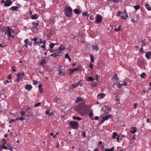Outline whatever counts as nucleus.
Listing matches in <instances>:
<instances>
[{"instance_id": "nucleus-1", "label": "nucleus", "mask_w": 151, "mask_h": 151, "mask_svg": "<svg viewBox=\"0 0 151 151\" xmlns=\"http://www.w3.org/2000/svg\"><path fill=\"white\" fill-rule=\"evenodd\" d=\"M72 9L70 6L67 5L64 9V12L65 15L68 17H70L72 14Z\"/></svg>"}, {"instance_id": "nucleus-2", "label": "nucleus", "mask_w": 151, "mask_h": 151, "mask_svg": "<svg viewBox=\"0 0 151 151\" xmlns=\"http://www.w3.org/2000/svg\"><path fill=\"white\" fill-rule=\"evenodd\" d=\"M77 110L81 115H83L85 112L84 107L83 105V103L79 105L77 108Z\"/></svg>"}, {"instance_id": "nucleus-3", "label": "nucleus", "mask_w": 151, "mask_h": 151, "mask_svg": "<svg viewBox=\"0 0 151 151\" xmlns=\"http://www.w3.org/2000/svg\"><path fill=\"white\" fill-rule=\"evenodd\" d=\"M2 32H4L5 34L8 35L10 33L14 32V31L13 29L10 28L9 27L7 26L4 29Z\"/></svg>"}, {"instance_id": "nucleus-4", "label": "nucleus", "mask_w": 151, "mask_h": 151, "mask_svg": "<svg viewBox=\"0 0 151 151\" xmlns=\"http://www.w3.org/2000/svg\"><path fill=\"white\" fill-rule=\"evenodd\" d=\"M119 12L120 13L119 14V16L121 19L125 20L127 19L128 16L127 13L126 12V11H125L122 12Z\"/></svg>"}, {"instance_id": "nucleus-5", "label": "nucleus", "mask_w": 151, "mask_h": 151, "mask_svg": "<svg viewBox=\"0 0 151 151\" xmlns=\"http://www.w3.org/2000/svg\"><path fill=\"white\" fill-rule=\"evenodd\" d=\"M69 125L73 129H76L79 126L78 123L76 121L70 122H69Z\"/></svg>"}, {"instance_id": "nucleus-6", "label": "nucleus", "mask_w": 151, "mask_h": 151, "mask_svg": "<svg viewBox=\"0 0 151 151\" xmlns=\"http://www.w3.org/2000/svg\"><path fill=\"white\" fill-rule=\"evenodd\" d=\"M12 3V1L11 0H6L4 4L5 6H11Z\"/></svg>"}, {"instance_id": "nucleus-7", "label": "nucleus", "mask_w": 151, "mask_h": 151, "mask_svg": "<svg viewBox=\"0 0 151 151\" xmlns=\"http://www.w3.org/2000/svg\"><path fill=\"white\" fill-rule=\"evenodd\" d=\"M32 24L33 27L31 28V30H33L34 29H35L36 30L37 29V26L39 25V22L35 23V22H32Z\"/></svg>"}, {"instance_id": "nucleus-8", "label": "nucleus", "mask_w": 151, "mask_h": 151, "mask_svg": "<svg viewBox=\"0 0 151 151\" xmlns=\"http://www.w3.org/2000/svg\"><path fill=\"white\" fill-rule=\"evenodd\" d=\"M78 86V83L73 84H72L70 87V92L72 91V90L75 88L77 87Z\"/></svg>"}, {"instance_id": "nucleus-9", "label": "nucleus", "mask_w": 151, "mask_h": 151, "mask_svg": "<svg viewBox=\"0 0 151 151\" xmlns=\"http://www.w3.org/2000/svg\"><path fill=\"white\" fill-rule=\"evenodd\" d=\"M102 20V17L101 15H98L96 18V23H98Z\"/></svg>"}, {"instance_id": "nucleus-10", "label": "nucleus", "mask_w": 151, "mask_h": 151, "mask_svg": "<svg viewBox=\"0 0 151 151\" xmlns=\"http://www.w3.org/2000/svg\"><path fill=\"white\" fill-rule=\"evenodd\" d=\"M61 51L59 50H56L54 52L55 56H54V58H56L57 57L60 56L61 54Z\"/></svg>"}, {"instance_id": "nucleus-11", "label": "nucleus", "mask_w": 151, "mask_h": 151, "mask_svg": "<svg viewBox=\"0 0 151 151\" xmlns=\"http://www.w3.org/2000/svg\"><path fill=\"white\" fill-rule=\"evenodd\" d=\"M92 47V50L93 51H95L96 52H97L99 50V48L98 46L96 44L93 45Z\"/></svg>"}, {"instance_id": "nucleus-12", "label": "nucleus", "mask_w": 151, "mask_h": 151, "mask_svg": "<svg viewBox=\"0 0 151 151\" xmlns=\"http://www.w3.org/2000/svg\"><path fill=\"white\" fill-rule=\"evenodd\" d=\"M111 116V115H108L105 116V117H103V120L102 121V122H104L105 120H107L109 119Z\"/></svg>"}, {"instance_id": "nucleus-13", "label": "nucleus", "mask_w": 151, "mask_h": 151, "mask_svg": "<svg viewBox=\"0 0 151 151\" xmlns=\"http://www.w3.org/2000/svg\"><path fill=\"white\" fill-rule=\"evenodd\" d=\"M151 55V52L149 51L146 52L145 56L147 59L149 60L151 59L150 56Z\"/></svg>"}, {"instance_id": "nucleus-14", "label": "nucleus", "mask_w": 151, "mask_h": 151, "mask_svg": "<svg viewBox=\"0 0 151 151\" xmlns=\"http://www.w3.org/2000/svg\"><path fill=\"white\" fill-rule=\"evenodd\" d=\"M83 107H84V109L85 111H87L90 109V107L88 105H86L84 103H83Z\"/></svg>"}, {"instance_id": "nucleus-15", "label": "nucleus", "mask_w": 151, "mask_h": 151, "mask_svg": "<svg viewBox=\"0 0 151 151\" xmlns=\"http://www.w3.org/2000/svg\"><path fill=\"white\" fill-rule=\"evenodd\" d=\"M39 17V16L37 14H35L34 15H32L31 16V18L33 19H37Z\"/></svg>"}, {"instance_id": "nucleus-16", "label": "nucleus", "mask_w": 151, "mask_h": 151, "mask_svg": "<svg viewBox=\"0 0 151 151\" xmlns=\"http://www.w3.org/2000/svg\"><path fill=\"white\" fill-rule=\"evenodd\" d=\"M65 74V73L63 71V70L60 69L59 70L58 74L61 76H63Z\"/></svg>"}, {"instance_id": "nucleus-17", "label": "nucleus", "mask_w": 151, "mask_h": 151, "mask_svg": "<svg viewBox=\"0 0 151 151\" xmlns=\"http://www.w3.org/2000/svg\"><path fill=\"white\" fill-rule=\"evenodd\" d=\"M83 99L81 97H78L77 98V99L75 101V102L78 103L79 102L82 101H83Z\"/></svg>"}, {"instance_id": "nucleus-18", "label": "nucleus", "mask_w": 151, "mask_h": 151, "mask_svg": "<svg viewBox=\"0 0 151 151\" xmlns=\"http://www.w3.org/2000/svg\"><path fill=\"white\" fill-rule=\"evenodd\" d=\"M132 129L131 130L130 132L132 133H135L137 131V129L135 127H132Z\"/></svg>"}, {"instance_id": "nucleus-19", "label": "nucleus", "mask_w": 151, "mask_h": 151, "mask_svg": "<svg viewBox=\"0 0 151 151\" xmlns=\"http://www.w3.org/2000/svg\"><path fill=\"white\" fill-rule=\"evenodd\" d=\"M105 96V94L104 93L99 94L97 95V97L99 98H103Z\"/></svg>"}, {"instance_id": "nucleus-20", "label": "nucleus", "mask_w": 151, "mask_h": 151, "mask_svg": "<svg viewBox=\"0 0 151 151\" xmlns=\"http://www.w3.org/2000/svg\"><path fill=\"white\" fill-rule=\"evenodd\" d=\"M25 119V118L24 116H21L19 117H18L15 120H19L21 121H23V120H24Z\"/></svg>"}, {"instance_id": "nucleus-21", "label": "nucleus", "mask_w": 151, "mask_h": 151, "mask_svg": "<svg viewBox=\"0 0 151 151\" xmlns=\"http://www.w3.org/2000/svg\"><path fill=\"white\" fill-rule=\"evenodd\" d=\"M17 76L18 77H23V76H24V74L23 72L21 73L19 72L17 74Z\"/></svg>"}, {"instance_id": "nucleus-22", "label": "nucleus", "mask_w": 151, "mask_h": 151, "mask_svg": "<svg viewBox=\"0 0 151 151\" xmlns=\"http://www.w3.org/2000/svg\"><path fill=\"white\" fill-rule=\"evenodd\" d=\"M25 88L27 89L30 90L32 88V86L31 85H27L25 86Z\"/></svg>"}, {"instance_id": "nucleus-23", "label": "nucleus", "mask_w": 151, "mask_h": 151, "mask_svg": "<svg viewBox=\"0 0 151 151\" xmlns=\"http://www.w3.org/2000/svg\"><path fill=\"white\" fill-rule=\"evenodd\" d=\"M65 47L63 45H61L58 47L59 50L60 51L64 50L65 49Z\"/></svg>"}, {"instance_id": "nucleus-24", "label": "nucleus", "mask_w": 151, "mask_h": 151, "mask_svg": "<svg viewBox=\"0 0 151 151\" xmlns=\"http://www.w3.org/2000/svg\"><path fill=\"white\" fill-rule=\"evenodd\" d=\"M72 118L73 119H76L78 121H79L82 119V118L80 117H76L74 116H73Z\"/></svg>"}, {"instance_id": "nucleus-25", "label": "nucleus", "mask_w": 151, "mask_h": 151, "mask_svg": "<svg viewBox=\"0 0 151 151\" xmlns=\"http://www.w3.org/2000/svg\"><path fill=\"white\" fill-rule=\"evenodd\" d=\"M78 69L77 68H75L72 69H70V70H69L71 73H72L74 71H78Z\"/></svg>"}, {"instance_id": "nucleus-26", "label": "nucleus", "mask_w": 151, "mask_h": 151, "mask_svg": "<svg viewBox=\"0 0 151 151\" xmlns=\"http://www.w3.org/2000/svg\"><path fill=\"white\" fill-rule=\"evenodd\" d=\"M74 12L75 13L77 14H80L81 12L77 9H74Z\"/></svg>"}, {"instance_id": "nucleus-27", "label": "nucleus", "mask_w": 151, "mask_h": 151, "mask_svg": "<svg viewBox=\"0 0 151 151\" xmlns=\"http://www.w3.org/2000/svg\"><path fill=\"white\" fill-rule=\"evenodd\" d=\"M145 6L147 9L149 11H150L151 10V7L150 6L149 4H145Z\"/></svg>"}, {"instance_id": "nucleus-28", "label": "nucleus", "mask_w": 151, "mask_h": 151, "mask_svg": "<svg viewBox=\"0 0 151 151\" xmlns=\"http://www.w3.org/2000/svg\"><path fill=\"white\" fill-rule=\"evenodd\" d=\"M60 100V98H58L57 97H56L53 100V102H57L59 101Z\"/></svg>"}, {"instance_id": "nucleus-29", "label": "nucleus", "mask_w": 151, "mask_h": 151, "mask_svg": "<svg viewBox=\"0 0 151 151\" xmlns=\"http://www.w3.org/2000/svg\"><path fill=\"white\" fill-rule=\"evenodd\" d=\"M114 147H112L109 149L106 148L105 150V151H114Z\"/></svg>"}, {"instance_id": "nucleus-30", "label": "nucleus", "mask_w": 151, "mask_h": 151, "mask_svg": "<svg viewBox=\"0 0 151 151\" xmlns=\"http://www.w3.org/2000/svg\"><path fill=\"white\" fill-rule=\"evenodd\" d=\"M18 8V7L17 6H12L11 8L10 9H11V10H17V9Z\"/></svg>"}, {"instance_id": "nucleus-31", "label": "nucleus", "mask_w": 151, "mask_h": 151, "mask_svg": "<svg viewBox=\"0 0 151 151\" xmlns=\"http://www.w3.org/2000/svg\"><path fill=\"white\" fill-rule=\"evenodd\" d=\"M46 63V60L45 59H43L41 62L40 64L41 65L45 64Z\"/></svg>"}, {"instance_id": "nucleus-32", "label": "nucleus", "mask_w": 151, "mask_h": 151, "mask_svg": "<svg viewBox=\"0 0 151 151\" xmlns=\"http://www.w3.org/2000/svg\"><path fill=\"white\" fill-rule=\"evenodd\" d=\"M38 40V39L37 38H35V40H34V44H33V45H37V44H38V42H37V40Z\"/></svg>"}, {"instance_id": "nucleus-33", "label": "nucleus", "mask_w": 151, "mask_h": 151, "mask_svg": "<svg viewBox=\"0 0 151 151\" xmlns=\"http://www.w3.org/2000/svg\"><path fill=\"white\" fill-rule=\"evenodd\" d=\"M26 113L24 111H22L20 112V115L22 116H25Z\"/></svg>"}, {"instance_id": "nucleus-34", "label": "nucleus", "mask_w": 151, "mask_h": 151, "mask_svg": "<svg viewBox=\"0 0 151 151\" xmlns=\"http://www.w3.org/2000/svg\"><path fill=\"white\" fill-rule=\"evenodd\" d=\"M7 35L9 38L10 37H12V38H14V36L11 34V33H10L8 35Z\"/></svg>"}, {"instance_id": "nucleus-35", "label": "nucleus", "mask_w": 151, "mask_h": 151, "mask_svg": "<svg viewBox=\"0 0 151 151\" xmlns=\"http://www.w3.org/2000/svg\"><path fill=\"white\" fill-rule=\"evenodd\" d=\"M146 76V74L145 73H143L140 75V77L142 78H144Z\"/></svg>"}, {"instance_id": "nucleus-36", "label": "nucleus", "mask_w": 151, "mask_h": 151, "mask_svg": "<svg viewBox=\"0 0 151 151\" xmlns=\"http://www.w3.org/2000/svg\"><path fill=\"white\" fill-rule=\"evenodd\" d=\"M121 26H119L117 28H115V32L119 31L121 29Z\"/></svg>"}, {"instance_id": "nucleus-37", "label": "nucleus", "mask_w": 151, "mask_h": 151, "mask_svg": "<svg viewBox=\"0 0 151 151\" xmlns=\"http://www.w3.org/2000/svg\"><path fill=\"white\" fill-rule=\"evenodd\" d=\"M117 135V134L115 132H114L113 133V135L112 136V137L113 139H114L116 137V136Z\"/></svg>"}, {"instance_id": "nucleus-38", "label": "nucleus", "mask_w": 151, "mask_h": 151, "mask_svg": "<svg viewBox=\"0 0 151 151\" xmlns=\"http://www.w3.org/2000/svg\"><path fill=\"white\" fill-rule=\"evenodd\" d=\"M90 58H91V61L92 62H94V57L92 55H90Z\"/></svg>"}, {"instance_id": "nucleus-39", "label": "nucleus", "mask_w": 151, "mask_h": 151, "mask_svg": "<svg viewBox=\"0 0 151 151\" xmlns=\"http://www.w3.org/2000/svg\"><path fill=\"white\" fill-rule=\"evenodd\" d=\"M39 41L38 42V44H39V45L40 46V44H41L42 43V40L40 39H38Z\"/></svg>"}, {"instance_id": "nucleus-40", "label": "nucleus", "mask_w": 151, "mask_h": 151, "mask_svg": "<svg viewBox=\"0 0 151 151\" xmlns=\"http://www.w3.org/2000/svg\"><path fill=\"white\" fill-rule=\"evenodd\" d=\"M133 7L136 10H138L139 8V6L138 5L135 6H134Z\"/></svg>"}, {"instance_id": "nucleus-41", "label": "nucleus", "mask_w": 151, "mask_h": 151, "mask_svg": "<svg viewBox=\"0 0 151 151\" xmlns=\"http://www.w3.org/2000/svg\"><path fill=\"white\" fill-rule=\"evenodd\" d=\"M5 143H4L2 147V148H3L4 149H7V147H6V146L5 145Z\"/></svg>"}, {"instance_id": "nucleus-42", "label": "nucleus", "mask_w": 151, "mask_h": 151, "mask_svg": "<svg viewBox=\"0 0 151 151\" xmlns=\"http://www.w3.org/2000/svg\"><path fill=\"white\" fill-rule=\"evenodd\" d=\"M55 45V44L53 43H52L50 45V48H52Z\"/></svg>"}, {"instance_id": "nucleus-43", "label": "nucleus", "mask_w": 151, "mask_h": 151, "mask_svg": "<svg viewBox=\"0 0 151 151\" xmlns=\"http://www.w3.org/2000/svg\"><path fill=\"white\" fill-rule=\"evenodd\" d=\"M117 86L118 88H120L122 86V84H121L119 83L117 84Z\"/></svg>"}, {"instance_id": "nucleus-44", "label": "nucleus", "mask_w": 151, "mask_h": 151, "mask_svg": "<svg viewBox=\"0 0 151 151\" xmlns=\"http://www.w3.org/2000/svg\"><path fill=\"white\" fill-rule=\"evenodd\" d=\"M40 104H41V103L40 102L36 103V104H35V107H37Z\"/></svg>"}, {"instance_id": "nucleus-45", "label": "nucleus", "mask_w": 151, "mask_h": 151, "mask_svg": "<svg viewBox=\"0 0 151 151\" xmlns=\"http://www.w3.org/2000/svg\"><path fill=\"white\" fill-rule=\"evenodd\" d=\"M12 71L13 72H14L16 70V69L15 67H12Z\"/></svg>"}, {"instance_id": "nucleus-46", "label": "nucleus", "mask_w": 151, "mask_h": 151, "mask_svg": "<svg viewBox=\"0 0 151 151\" xmlns=\"http://www.w3.org/2000/svg\"><path fill=\"white\" fill-rule=\"evenodd\" d=\"M89 81H93L94 80V79L93 78L91 77H89L88 78Z\"/></svg>"}, {"instance_id": "nucleus-47", "label": "nucleus", "mask_w": 151, "mask_h": 151, "mask_svg": "<svg viewBox=\"0 0 151 151\" xmlns=\"http://www.w3.org/2000/svg\"><path fill=\"white\" fill-rule=\"evenodd\" d=\"M98 144H99V145H101V146L102 147H104V144H102V142H101V141H99L98 142Z\"/></svg>"}, {"instance_id": "nucleus-48", "label": "nucleus", "mask_w": 151, "mask_h": 151, "mask_svg": "<svg viewBox=\"0 0 151 151\" xmlns=\"http://www.w3.org/2000/svg\"><path fill=\"white\" fill-rule=\"evenodd\" d=\"M65 57L66 58L68 59L70 58V57L68 54H66L65 55Z\"/></svg>"}, {"instance_id": "nucleus-49", "label": "nucleus", "mask_w": 151, "mask_h": 151, "mask_svg": "<svg viewBox=\"0 0 151 151\" xmlns=\"http://www.w3.org/2000/svg\"><path fill=\"white\" fill-rule=\"evenodd\" d=\"M45 44H43V45H42V46H40V47L41 48H44V50H45L46 49H45Z\"/></svg>"}, {"instance_id": "nucleus-50", "label": "nucleus", "mask_w": 151, "mask_h": 151, "mask_svg": "<svg viewBox=\"0 0 151 151\" xmlns=\"http://www.w3.org/2000/svg\"><path fill=\"white\" fill-rule=\"evenodd\" d=\"M39 92L40 93H42L43 92L42 88H39Z\"/></svg>"}, {"instance_id": "nucleus-51", "label": "nucleus", "mask_w": 151, "mask_h": 151, "mask_svg": "<svg viewBox=\"0 0 151 151\" xmlns=\"http://www.w3.org/2000/svg\"><path fill=\"white\" fill-rule=\"evenodd\" d=\"M90 111H91V112L89 113V116H91L93 115V113L92 112V110H91Z\"/></svg>"}, {"instance_id": "nucleus-52", "label": "nucleus", "mask_w": 151, "mask_h": 151, "mask_svg": "<svg viewBox=\"0 0 151 151\" xmlns=\"http://www.w3.org/2000/svg\"><path fill=\"white\" fill-rule=\"evenodd\" d=\"M50 111L49 110L46 111H45V113L47 115L48 114L49 116H50V114H49Z\"/></svg>"}, {"instance_id": "nucleus-53", "label": "nucleus", "mask_w": 151, "mask_h": 151, "mask_svg": "<svg viewBox=\"0 0 151 151\" xmlns=\"http://www.w3.org/2000/svg\"><path fill=\"white\" fill-rule=\"evenodd\" d=\"M29 41L28 39H26L24 40V43L25 44H28Z\"/></svg>"}, {"instance_id": "nucleus-54", "label": "nucleus", "mask_w": 151, "mask_h": 151, "mask_svg": "<svg viewBox=\"0 0 151 151\" xmlns=\"http://www.w3.org/2000/svg\"><path fill=\"white\" fill-rule=\"evenodd\" d=\"M138 105L137 103H134V109H136Z\"/></svg>"}, {"instance_id": "nucleus-55", "label": "nucleus", "mask_w": 151, "mask_h": 151, "mask_svg": "<svg viewBox=\"0 0 151 151\" xmlns=\"http://www.w3.org/2000/svg\"><path fill=\"white\" fill-rule=\"evenodd\" d=\"M28 45L30 46H32V42L31 41H29L28 43L27 44Z\"/></svg>"}, {"instance_id": "nucleus-56", "label": "nucleus", "mask_w": 151, "mask_h": 151, "mask_svg": "<svg viewBox=\"0 0 151 151\" xmlns=\"http://www.w3.org/2000/svg\"><path fill=\"white\" fill-rule=\"evenodd\" d=\"M38 83V81H33V83L34 84H37Z\"/></svg>"}, {"instance_id": "nucleus-57", "label": "nucleus", "mask_w": 151, "mask_h": 151, "mask_svg": "<svg viewBox=\"0 0 151 151\" xmlns=\"http://www.w3.org/2000/svg\"><path fill=\"white\" fill-rule=\"evenodd\" d=\"M16 120H15V119H11V120H10L9 122L10 123H12L13 122H14L15 121H16Z\"/></svg>"}, {"instance_id": "nucleus-58", "label": "nucleus", "mask_w": 151, "mask_h": 151, "mask_svg": "<svg viewBox=\"0 0 151 151\" xmlns=\"http://www.w3.org/2000/svg\"><path fill=\"white\" fill-rule=\"evenodd\" d=\"M131 21L132 22L134 23L135 22V20L134 18H132L131 19Z\"/></svg>"}, {"instance_id": "nucleus-59", "label": "nucleus", "mask_w": 151, "mask_h": 151, "mask_svg": "<svg viewBox=\"0 0 151 151\" xmlns=\"http://www.w3.org/2000/svg\"><path fill=\"white\" fill-rule=\"evenodd\" d=\"M82 14L83 15L86 16L87 15V12H83Z\"/></svg>"}, {"instance_id": "nucleus-60", "label": "nucleus", "mask_w": 151, "mask_h": 151, "mask_svg": "<svg viewBox=\"0 0 151 151\" xmlns=\"http://www.w3.org/2000/svg\"><path fill=\"white\" fill-rule=\"evenodd\" d=\"M12 78V76L10 75H9L8 76V79H11Z\"/></svg>"}, {"instance_id": "nucleus-61", "label": "nucleus", "mask_w": 151, "mask_h": 151, "mask_svg": "<svg viewBox=\"0 0 151 151\" xmlns=\"http://www.w3.org/2000/svg\"><path fill=\"white\" fill-rule=\"evenodd\" d=\"M121 84H122V86H127V83L125 82V83H124Z\"/></svg>"}, {"instance_id": "nucleus-62", "label": "nucleus", "mask_w": 151, "mask_h": 151, "mask_svg": "<svg viewBox=\"0 0 151 151\" xmlns=\"http://www.w3.org/2000/svg\"><path fill=\"white\" fill-rule=\"evenodd\" d=\"M82 134L83 135V136L84 137H86V135L85 134V132H82Z\"/></svg>"}, {"instance_id": "nucleus-63", "label": "nucleus", "mask_w": 151, "mask_h": 151, "mask_svg": "<svg viewBox=\"0 0 151 151\" xmlns=\"http://www.w3.org/2000/svg\"><path fill=\"white\" fill-rule=\"evenodd\" d=\"M9 81L8 80H6L5 82H4V84H6L7 83H9Z\"/></svg>"}, {"instance_id": "nucleus-64", "label": "nucleus", "mask_w": 151, "mask_h": 151, "mask_svg": "<svg viewBox=\"0 0 151 151\" xmlns=\"http://www.w3.org/2000/svg\"><path fill=\"white\" fill-rule=\"evenodd\" d=\"M89 67L90 68H92L93 67V65L92 64V63H90Z\"/></svg>"}]
</instances>
